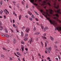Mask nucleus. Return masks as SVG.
Masks as SVG:
<instances>
[{"instance_id":"f257e3e1","label":"nucleus","mask_w":61,"mask_h":61,"mask_svg":"<svg viewBox=\"0 0 61 61\" xmlns=\"http://www.w3.org/2000/svg\"><path fill=\"white\" fill-rule=\"evenodd\" d=\"M46 13H45L46 15H45V17H46L47 19L49 20L50 24H52V25L53 24V25H55V26H57V24L56 23V22H55V21L54 20H50V19L47 17V15H48V13L49 12V11H48V10H46Z\"/></svg>"},{"instance_id":"f03ea898","label":"nucleus","mask_w":61,"mask_h":61,"mask_svg":"<svg viewBox=\"0 0 61 61\" xmlns=\"http://www.w3.org/2000/svg\"><path fill=\"white\" fill-rule=\"evenodd\" d=\"M55 3L54 4V7L55 8H56L57 9H59V5H56V2H55Z\"/></svg>"},{"instance_id":"7ed1b4c3","label":"nucleus","mask_w":61,"mask_h":61,"mask_svg":"<svg viewBox=\"0 0 61 61\" xmlns=\"http://www.w3.org/2000/svg\"><path fill=\"white\" fill-rule=\"evenodd\" d=\"M46 50L47 51V52H48V53H50V51H51V47H48V48L47 47H46ZM49 50H50V51H49Z\"/></svg>"},{"instance_id":"20e7f679","label":"nucleus","mask_w":61,"mask_h":61,"mask_svg":"<svg viewBox=\"0 0 61 61\" xmlns=\"http://www.w3.org/2000/svg\"><path fill=\"white\" fill-rule=\"evenodd\" d=\"M55 13H57L59 14H61V12H60V9H59L57 10H55Z\"/></svg>"},{"instance_id":"39448f33","label":"nucleus","mask_w":61,"mask_h":61,"mask_svg":"<svg viewBox=\"0 0 61 61\" xmlns=\"http://www.w3.org/2000/svg\"><path fill=\"white\" fill-rule=\"evenodd\" d=\"M34 0H30V2L31 3L33 4V5H35L37 6L38 5L37 4H36V3H34Z\"/></svg>"},{"instance_id":"423d86ee","label":"nucleus","mask_w":61,"mask_h":61,"mask_svg":"<svg viewBox=\"0 0 61 61\" xmlns=\"http://www.w3.org/2000/svg\"><path fill=\"white\" fill-rule=\"evenodd\" d=\"M55 30H59L61 31V27H58L55 28Z\"/></svg>"},{"instance_id":"0eeeda50","label":"nucleus","mask_w":61,"mask_h":61,"mask_svg":"<svg viewBox=\"0 0 61 61\" xmlns=\"http://www.w3.org/2000/svg\"><path fill=\"white\" fill-rule=\"evenodd\" d=\"M49 12L50 14H51V15L53 14V11L52 10H51L49 9Z\"/></svg>"},{"instance_id":"6e6552de","label":"nucleus","mask_w":61,"mask_h":61,"mask_svg":"<svg viewBox=\"0 0 61 61\" xmlns=\"http://www.w3.org/2000/svg\"><path fill=\"white\" fill-rule=\"evenodd\" d=\"M29 30H30L29 28H26L25 31L26 33H28L29 31Z\"/></svg>"},{"instance_id":"1a4fd4ad","label":"nucleus","mask_w":61,"mask_h":61,"mask_svg":"<svg viewBox=\"0 0 61 61\" xmlns=\"http://www.w3.org/2000/svg\"><path fill=\"white\" fill-rule=\"evenodd\" d=\"M46 2L44 0V1H43V2H42V5H46Z\"/></svg>"},{"instance_id":"9d476101","label":"nucleus","mask_w":61,"mask_h":61,"mask_svg":"<svg viewBox=\"0 0 61 61\" xmlns=\"http://www.w3.org/2000/svg\"><path fill=\"white\" fill-rule=\"evenodd\" d=\"M13 42L14 44H15L16 43V40L15 39H14L13 40Z\"/></svg>"},{"instance_id":"9b49d317","label":"nucleus","mask_w":61,"mask_h":61,"mask_svg":"<svg viewBox=\"0 0 61 61\" xmlns=\"http://www.w3.org/2000/svg\"><path fill=\"white\" fill-rule=\"evenodd\" d=\"M40 32H37L36 33H34V35H38L40 34Z\"/></svg>"},{"instance_id":"f8f14e48","label":"nucleus","mask_w":61,"mask_h":61,"mask_svg":"<svg viewBox=\"0 0 61 61\" xmlns=\"http://www.w3.org/2000/svg\"><path fill=\"white\" fill-rule=\"evenodd\" d=\"M5 37L7 38H8V37H9V35L8 34H5Z\"/></svg>"},{"instance_id":"ddd939ff","label":"nucleus","mask_w":61,"mask_h":61,"mask_svg":"<svg viewBox=\"0 0 61 61\" xmlns=\"http://www.w3.org/2000/svg\"><path fill=\"white\" fill-rule=\"evenodd\" d=\"M4 12L3 10H1L0 11V15H2L3 13Z\"/></svg>"},{"instance_id":"4468645a","label":"nucleus","mask_w":61,"mask_h":61,"mask_svg":"<svg viewBox=\"0 0 61 61\" xmlns=\"http://www.w3.org/2000/svg\"><path fill=\"white\" fill-rule=\"evenodd\" d=\"M21 49H22V51H24V46L23 45L21 46Z\"/></svg>"},{"instance_id":"2eb2a0df","label":"nucleus","mask_w":61,"mask_h":61,"mask_svg":"<svg viewBox=\"0 0 61 61\" xmlns=\"http://www.w3.org/2000/svg\"><path fill=\"white\" fill-rule=\"evenodd\" d=\"M41 37L43 39H46V37H44L43 36H42Z\"/></svg>"},{"instance_id":"dca6fc26","label":"nucleus","mask_w":61,"mask_h":61,"mask_svg":"<svg viewBox=\"0 0 61 61\" xmlns=\"http://www.w3.org/2000/svg\"><path fill=\"white\" fill-rule=\"evenodd\" d=\"M1 57H3L4 58H5V56H4V55H3V54H1Z\"/></svg>"},{"instance_id":"f3484780","label":"nucleus","mask_w":61,"mask_h":61,"mask_svg":"<svg viewBox=\"0 0 61 61\" xmlns=\"http://www.w3.org/2000/svg\"><path fill=\"white\" fill-rule=\"evenodd\" d=\"M4 30L5 31L6 33H7V32H8V31L7 30V29H6V28H5L4 29Z\"/></svg>"},{"instance_id":"a211bd4d","label":"nucleus","mask_w":61,"mask_h":61,"mask_svg":"<svg viewBox=\"0 0 61 61\" xmlns=\"http://www.w3.org/2000/svg\"><path fill=\"white\" fill-rule=\"evenodd\" d=\"M41 26L42 29H44V26H43V25L42 24H41Z\"/></svg>"},{"instance_id":"6ab92c4d","label":"nucleus","mask_w":61,"mask_h":61,"mask_svg":"<svg viewBox=\"0 0 61 61\" xmlns=\"http://www.w3.org/2000/svg\"><path fill=\"white\" fill-rule=\"evenodd\" d=\"M3 27L2 26H0V30L2 31L3 30Z\"/></svg>"},{"instance_id":"aec40b11","label":"nucleus","mask_w":61,"mask_h":61,"mask_svg":"<svg viewBox=\"0 0 61 61\" xmlns=\"http://www.w3.org/2000/svg\"><path fill=\"white\" fill-rule=\"evenodd\" d=\"M21 36H24V33H23L22 32H21Z\"/></svg>"},{"instance_id":"412c9836","label":"nucleus","mask_w":61,"mask_h":61,"mask_svg":"<svg viewBox=\"0 0 61 61\" xmlns=\"http://www.w3.org/2000/svg\"><path fill=\"white\" fill-rule=\"evenodd\" d=\"M17 54L19 56H21V54L19 53V52H17Z\"/></svg>"},{"instance_id":"4be33fe9","label":"nucleus","mask_w":61,"mask_h":61,"mask_svg":"<svg viewBox=\"0 0 61 61\" xmlns=\"http://www.w3.org/2000/svg\"><path fill=\"white\" fill-rule=\"evenodd\" d=\"M47 4H48V5L49 6H51V4H50V3H49V2H47Z\"/></svg>"},{"instance_id":"5701e85b","label":"nucleus","mask_w":61,"mask_h":61,"mask_svg":"<svg viewBox=\"0 0 61 61\" xmlns=\"http://www.w3.org/2000/svg\"><path fill=\"white\" fill-rule=\"evenodd\" d=\"M50 38L51 40H52V41H53L54 40V39L53 37L51 36V37Z\"/></svg>"},{"instance_id":"b1692460","label":"nucleus","mask_w":61,"mask_h":61,"mask_svg":"<svg viewBox=\"0 0 61 61\" xmlns=\"http://www.w3.org/2000/svg\"><path fill=\"white\" fill-rule=\"evenodd\" d=\"M21 44H23L24 45V44H25V42H24L23 41H21Z\"/></svg>"},{"instance_id":"393cba45","label":"nucleus","mask_w":61,"mask_h":61,"mask_svg":"<svg viewBox=\"0 0 61 61\" xmlns=\"http://www.w3.org/2000/svg\"><path fill=\"white\" fill-rule=\"evenodd\" d=\"M19 17V20H20L21 19V17H22V16L21 15H20Z\"/></svg>"},{"instance_id":"a878e982","label":"nucleus","mask_w":61,"mask_h":61,"mask_svg":"<svg viewBox=\"0 0 61 61\" xmlns=\"http://www.w3.org/2000/svg\"><path fill=\"white\" fill-rule=\"evenodd\" d=\"M28 14H29V15H31L32 14L31 13V12L30 11H28Z\"/></svg>"},{"instance_id":"bb28decb","label":"nucleus","mask_w":61,"mask_h":61,"mask_svg":"<svg viewBox=\"0 0 61 61\" xmlns=\"http://www.w3.org/2000/svg\"><path fill=\"white\" fill-rule=\"evenodd\" d=\"M28 40V38H27V37H26V38L24 39V41H26V40Z\"/></svg>"},{"instance_id":"cd10ccee","label":"nucleus","mask_w":61,"mask_h":61,"mask_svg":"<svg viewBox=\"0 0 61 61\" xmlns=\"http://www.w3.org/2000/svg\"><path fill=\"white\" fill-rule=\"evenodd\" d=\"M34 11L35 13L36 14V15H39L38 13H37V12H36V11H35V10H34Z\"/></svg>"},{"instance_id":"c85d7f7f","label":"nucleus","mask_w":61,"mask_h":61,"mask_svg":"<svg viewBox=\"0 0 61 61\" xmlns=\"http://www.w3.org/2000/svg\"><path fill=\"white\" fill-rule=\"evenodd\" d=\"M31 17L33 18H35V16H34V15H33V14H32L31 15Z\"/></svg>"},{"instance_id":"c756f323","label":"nucleus","mask_w":61,"mask_h":61,"mask_svg":"<svg viewBox=\"0 0 61 61\" xmlns=\"http://www.w3.org/2000/svg\"><path fill=\"white\" fill-rule=\"evenodd\" d=\"M10 37L11 38H12V37H13V35H12V34H10Z\"/></svg>"},{"instance_id":"7c9ffc66","label":"nucleus","mask_w":61,"mask_h":61,"mask_svg":"<svg viewBox=\"0 0 61 61\" xmlns=\"http://www.w3.org/2000/svg\"><path fill=\"white\" fill-rule=\"evenodd\" d=\"M55 15L57 16V17H59V15H58V14L57 13Z\"/></svg>"},{"instance_id":"2f4dec72","label":"nucleus","mask_w":61,"mask_h":61,"mask_svg":"<svg viewBox=\"0 0 61 61\" xmlns=\"http://www.w3.org/2000/svg\"><path fill=\"white\" fill-rule=\"evenodd\" d=\"M28 36V34H26L25 36V37H26L27 36Z\"/></svg>"},{"instance_id":"473e14b6","label":"nucleus","mask_w":61,"mask_h":61,"mask_svg":"<svg viewBox=\"0 0 61 61\" xmlns=\"http://www.w3.org/2000/svg\"><path fill=\"white\" fill-rule=\"evenodd\" d=\"M0 5H2V4H3V1H2V0L1 1V2L0 3Z\"/></svg>"},{"instance_id":"72a5a7b5","label":"nucleus","mask_w":61,"mask_h":61,"mask_svg":"<svg viewBox=\"0 0 61 61\" xmlns=\"http://www.w3.org/2000/svg\"><path fill=\"white\" fill-rule=\"evenodd\" d=\"M3 50H5L6 51H7V49H6L4 47L3 48Z\"/></svg>"},{"instance_id":"f704fd0d","label":"nucleus","mask_w":61,"mask_h":61,"mask_svg":"<svg viewBox=\"0 0 61 61\" xmlns=\"http://www.w3.org/2000/svg\"><path fill=\"white\" fill-rule=\"evenodd\" d=\"M2 22L0 21V26H2Z\"/></svg>"},{"instance_id":"c9c22d12","label":"nucleus","mask_w":61,"mask_h":61,"mask_svg":"<svg viewBox=\"0 0 61 61\" xmlns=\"http://www.w3.org/2000/svg\"><path fill=\"white\" fill-rule=\"evenodd\" d=\"M54 47L55 48H57V46H56V44L54 45Z\"/></svg>"},{"instance_id":"e433bc0d","label":"nucleus","mask_w":61,"mask_h":61,"mask_svg":"<svg viewBox=\"0 0 61 61\" xmlns=\"http://www.w3.org/2000/svg\"><path fill=\"white\" fill-rule=\"evenodd\" d=\"M1 36H2L3 37H5V35L3 34H2Z\"/></svg>"},{"instance_id":"4c0bfd02","label":"nucleus","mask_w":61,"mask_h":61,"mask_svg":"<svg viewBox=\"0 0 61 61\" xmlns=\"http://www.w3.org/2000/svg\"><path fill=\"white\" fill-rule=\"evenodd\" d=\"M32 39L31 38V39H30V44H31V42H32Z\"/></svg>"},{"instance_id":"58836bf2","label":"nucleus","mask_w":61,"mask_h":61,"mask_svg":"<svg viewBox=\"0 0 61 61\" xmlns=\"http://www.w3.org/2000/svg\"><path fill=\"white\" fill-rule=\"evenodd\" d=\"M29 20H30V21H32V18H29Z\"/></svg>"},{"instance_id":"ea45409f","label":"nucleus","mask_w":61,"mask_h":61,"mask_svg":"<svg viewBox=\"0 0 61 61\" xmlns=\"http://www.w3.org/2000/svg\"><path fill=\"white\" fill-rule=\"evenodd\" d=\"M46 33H44L43 35V36H46Z\"/></svg>"},{"instance_id":"a19ab883","label":"nucleus","mask_w":61,"mask_h":61,"mask_svg":"<svg viewBox=\"0 0 61 61\" xmlns=\"http://www.w3.org/2000/svg\"><path fill=\"white\" fill-rule=\"evenodd\" d=\"M58 57L59 59V60H60V56H59V55L58 56Z\"/></svg>"},{"instance_id":"79ce46f5","label":"nucleus","mask_w":61,"mask_h":61,"mask_svg":"<svg viewBox=\"0 0 61 61\" xmlns=\"http://www.w3.org/2000/svg\"><path fill=\"white\" fill-rule=\"evenodd\" d=\"M35 19L36 20V21H39V20H38V19L36 18Z\"/></svg>"},{"instance_id":"37998d69","label":"nucleus","mask_w":61,"mask_h":61,"mask_svg":"<svg viewBox=\"0 0 61 61\" xmlns=\"http://www.w3.org/2000/svg\"><path fill=\"white\" fill-rule=\"evenodd\" d=\"M41 44L42 46H43V43L41 41Z\"/></svg>"},{"instance_id":"c03bdc74","label":"nucleus","mask_w":61,"mask_h":61,"mask_svg":"<svg viewBox=\"0 0 61 61\" xmlns=\"http://www.w3.org/2000/svg\"><path fill=\"white\" fill-rule=\"evenodd\" d=\"M34 31H35L36 30V28H34L33 29Z\"/></svg>"},{"instance_id":"a18cd8bd","label":"nucleus","mask_w":61,"mask_h":61,"mask_svg":"<svg viewBox=\"0 0 61 61\" xmlns=\"http://www.w3.org/2000/svg\"><path fill=\"white\" fill-rule=\"evenodd\" d=\"M36 24H37V25H40V24H39V23H38V22H37L36 23Z\"/></svg>"},{"instance_id":"49530a36","label":"nucleus","mask_w":61,"mask_h":61,"mask_svg":"<svg viewBox=\"0 0 61 61\" xmlns=\"http://www.w3.org/2000/svg\"><path fill=\"white\" fill-rule=\"evenodd\" d=\"M10 60H13V59H12V58H11L10 57Z\"/></svg>"},{"instance_id":"de8ad7c7","label":"nucleus","mask_w":61,"mask_h":61,"mask_svg":"<svg viewBox=\"0 0 61 61\" xmlns=\"http://www.w3.org/2000/svg\"><path fill=\"white\" fill-rule=\"evenodd\" d=\"M25 27L23 26L22 27V29L23 30H24V29H25Z\"/></svg>"},{"instance_id":"09e8293b","label":"nucleus","mask_w":61,"mask_h":61,"mask_svg":"<svg viewBox=\"0 0 61 61\" xmlns=\"http://www.w3.org/2000/svg\"><path fill=\"white\" fill-rule=\"evenodd\" d=\"M4 17L5 19L6 18V16L4 15Z\"/></svg>"},{"instance_id":"8fccbe9b","label":"nucleus","mask_w":61,"mask_h":61,"mask_svg":"<svg viewBox=\"0 0 61 61\" xmlns=\"http://www.w3.org/2000/svg\"><path fill=\"white\" fill-rule=\"evenodd\" d=\"M25 17H26V18H28V16L27 15H26L25 16Z\"/></svg>"},{"instance_id":"3c124183","label":"nucleus","mask_w":61,"mask_h":61,"mask_svg":"<svg viewBox=\"0 0 61 61\" xmlns=\"http://www.w3.org/2000/svg\"><path fill=\"white\" fill-rule=\"evenodd\" d=\"M25 50L26 51H27V50H28V49L27 48H25Z\"/></svg>"},{"instance_id":"603ef678","label":"nucleus","mask_w":61,"mask_h":61,"mask_svg":"<svg viewBox=\"0 0 61 61\" xmlns=\"http://www.w3.org/2000/svg\"><path fill=\"white\" fill-rule=\"evenodd\" d=\"M47 59H48V60H49L50 59V58L49 57H48L47 58Z\"/></svg>"},{"instance_id":"864d4df0","label":"nucleus","mask_w":61,"mask_h":61,"mask_svg":"<svg viewBox=\"0 0 61 61\" xmlns=\"http://www.w3.org/2000/svg\"><path fill=\"white\" fill-rule=\"evenodd\" d=\"M44 31H46V28H44Z\"/></svg>"},{"instance_id":"5fc2aeb1","label":"nucleus","mask_w":61,"mask_h":61,"mask_svg":"<svg viewBox=\"0 0 61 61\" xmlns=\"http://www.w3.org/2000/svg\"><path fill=\"white\" fill-rule=\"evenodd\" d=\"M6 10V12H7L8 14H9V12H8V11L7 10Z\"/></svg>"},{"instance_id":"6e6d98bb","label":"nucleus","mask_w":61,"mask_h":61,"mask_svg":"<svg viewBox=\"0 0 61 61\" xmlns=\"http://www.w3.org/2000/svg\"><path fill=\"white\" fill-rule=\"evenodd\" d=\"M28 5H26V8H28Z\"/></svg>"},{"instance_id":"4d7b16f0","label":"nucleus","mask_w":61,"mask_h":61,"mask_svg":"<svg viewBox=\"0 0 61 61\" xmlns=\"http://www.w3.org/2000/svg\"><path fill=\"white\" fill-rule=\"evenodd\" d=\"M14 55L16 56H17V55H16V54L14 52Z\"/></svg>"},{"instance_id":"13d9d810","label":"nucleus","mask_w":61,"mask_h":61,"mask_svg":"<svg viewBox=\"0 0 61 61\" xmlns=\"http://www.w3.org/2000/svg\"><path fill=\"white\" fill-rule=\"evenodd\" d=\"M6 9H5V10H3V11H4V12H5V11H6Z\"/></svg>"},{"instance_id":"bf43d9fd","label":"nucleus","mask_w":61,"mask_h":61,"mask_svg":"<svg viewBox=\"0 0 61 61\" xmlns=\"http://www.w3.org/2000/svg\"><path fill=\"white\" fill-rule=\"evenodd\" d=\"M15 11H13V14H14V15L15 14Z\"/></svg>"},{"instance_id":"052dcab7","label":"nucleus","mask_w":61,"mask_h":61,"mask_svg":"<svg viewBox=\"0 0 61 61\" xmlns=\"http://www.w3.org/2000/svg\"><path fill=\"white\" fill-rule=\"evenodd\" d=\"M17 5V7L18 8H19V5Z\"/></svg>"},{"instance_id":"680f3d73","label":"nucleus","mask_w":61,"mask_h":61,"mask_svg":"<svg viewBox=\"0 0 61 61\" xmlns=\"http://www.w3.org/2000/svg\"><path fill=\"white\" fill-rule=\"evenodd\" d=\"M38 56H41V55H40V54H39V53L38 54Z\"/></svg>"},{"instance_id":"e2e57ef3","label":"nucleus","mask_w":61,"mask_h":61,"mask_svg":"<svg viewBox=\"0 0 61 61\" xmlns=\"http://www.w3.org/2000/svg\"><path fill=\"white\" fill-rule=\"evenodd\" d=\"M18 60L19 61H21V60H20V58H18Z\"/></svg>"},{"instance_id":"0e129e2a","label":"nucleus","mask_w":61,"mask_h":61,"mask_svg":"<svg viewBox=\"0 0 61 61\" xmlns=\"http://www.w3.org/2000/svg\"><path fill=\"white\" fill-rule=\"evenodd\" d=\"M13 23H15V20H13Z\"/></svg>"},{"instance_id":"69168bd1","label":"nucleus","mask_w":61,"mask_h":61,"mask_svg":"<svg viewBox=\"0 0 61 61\" xmlns=\"http://www.w3.org/2000/svg\"><path fill=\"white\" fill-rule=\"evenodd\" d=\"M13 27H15V24L13 25Z\"/></svg>"},{"instance_id":"338daca9","label":"nucleus","mask_w":61,"mask_h":61,"mask_svg":"<svg viewBox=\"0 0 61 61\" xmlns=\"http://www.w3.org/2000/svg\"><path fill=\"white\" fill-rule=\"evenodd\" d=\"M46 29H48V28L47 27H46Z\"/></svg>"},{"instance_id":"774afa93","label":"nucleus","mask_w":61,"mask_h":61,"mask_svg":"<svg viewBox=\"0 0 61 61\" xmlns=\"http://www.w3.org/2000/svg\"><path fill=\"white\" fill-rule=\"evenodd\" d=\"M45 46H46V43H45Z\"/></svg>"}]
</instances>
